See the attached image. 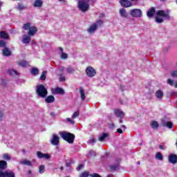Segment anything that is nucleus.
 <instances>
[{"mask_svg":"<svg viewBox=\"0 0 177 177\" xmlns=\"http://www.w3.org/2000/svg\"><path fill=\"white\" fill-rule=\"evenodd\" d=\"M164 19H166L167 20L169 19V12L165 10H158L155 17L156 23H162L164 21Z\"/></svg>","mask_w":177,"mask_h":177,"instance_id":"nucleus-1","label":"nucleus"},{"mask_svg":"<svg viewBox=\"0 0 177 177\" xmlns=\"http://www.w3.org/2000/svg\"><path fill=\"white\" fill-rule=\"evenodd\" d=\"M59 135L64 140L68 142V143L73 144L74 143V139H75V136L74 134L68 133V132H60Z\"/></svg>","mask_w":177,"mask_h":177,"instance_id":"nucleus-2","label":"nucleus"},{"mask_svg":"<svg viewBox=\"0 0 177 177\" xmlns=\"http://www.w3.org/2000/svg\"><path fill=\"white\" fill-rule=\"evenodd\" d=\"M23 29L25 30H29L28 32V35H30V37H34V35L37 34V31H38L37 28L35 26H31L30 23L24 24Z\"/></svg>","mask_w":177,"mask_h":177,"instance_id":"nucleus-3","label":"nucleus"},{"mask_svg":"<svg viewBox=\"0 0 177 177\" xmlns=\"http://www.w3.org/2000/svg\"><path fill=\"white\" fill-rule=\"evenodd\" d=\"M89 2L91 0H79L78 8L82 12H86L89 9Z\"/></svg>","mask_w":177,"mask_h":177,"instance_id":"nucleus-4","label":"nucleus"},{"mask_svg":"<svg viewBox=\"0 0 177 177\" xmlns=\"http://www.w3.org/2000/svg\"><path fill=\"white\" fill-rule=\"evenodd\" d=\"M37 93L40 97H46L48 90H46V88L44 85L40 84L37 87Z\"/></svg>","mask_w":177,"mask_h":177,"instance_id":"nucleus-5","label":"nucleus"},{"mask_svg":"<svg viewBox=\"0 0 177 177\" xmlns=\"http://www.w3.org/2000/svg\"><path fill=\"white\" fill-rule=\"evenodd\" d=\"M129 14H130V16H131L132 17L139 18V17H142V10L136 8V9L131 10L129 11Z\"/></svg>","mask_w":177,"mask_h":177,"instance_id":"nucleus-6","label":"nucleus"},{"mask_svg":"<svg viewBox=\"0 0 177 177\" xmlns=\"http://www.w3.org/2000/svg\"><path fill=\"white\" fill-rule=\"evenodd\" d=\"M86 74L90 78L96 75V71L92 66H88L86 68Z\"/></svg>","mask_w":177,"mask_h":177,"instance_id":"nucleus-7","label":"nucleus"},{"mask_svg":"<svg viewBox=\"0 0 177 177\" xmlns=\"http://www.w3.org/2000/svg\"><path fill=\"white\" fill-rule=\"evenodd\" d=\"M50 142L51 145H53L54 146H57V145H59V143H60L59 136L56 134H53Z\"/></svg>","mask_w":177,"mask_h":177,"instance_id":"nucleus-8","label":"nucleus"},{"mask_svg":"<svg viewBox=\"0 0 177 177\" xmlns=\"http://www.w3.org/2000/svg\"><path fill=\"white\" fill-rule=\"evenodd\" d=\"M0 177H15V173L6 171L0 172Z\"/></svg>","mask_w":177,"mask_h":177,"instance_id":"nucleus-9","label":"nucleus"},{"mask_svg":"<svg viewBox=\"0 0 177 177\" xmlns=\"http://www.w3.org/2000/svg\"><path fill=\"white\" fill-rule=\"evenodd\" d=\"M37 156L39 158H45L46 160H49V158H50V155L48 153H43L40 151L37 152Z\"/></svg>","mask_w":177,"mask_h":177,"instance_id":"nucleus-10","label":"nucleus"},{"mask_svg":"<svg viewBox=\"0 0 177 177\" xmlns=\"http://www.w3.org/2000/svg\"><path fill=\"white\" fill-rule=\"evenodd\" d=\"M155 96L157 97L159 100H162V97H164V91L162 90H158L155 93Z\"/></svg>","mask_w":177,"mask_h":177,"instance_id":"nucleus-11","label":"nucleus"},{"mask_svg":"<svg viewBox=\"0 0 177 177\" xmlns=\"http://www.w3.org/2000/svg\"><path fill=\"white\" fill-rule=\"evenodd\" d=\"M22 42L23 44H30V42H31V36L29 35H24L22 37Z\"/></svg>","mask_w":177,"mask_h":177,"instance_id":"nucleus-12","label":"nucleus"},{"mask_svg":"<svg viewBox=\"0 0 177 177\" xmlns=\"http://www.w3.org/2000/svg\"><path fill=\"white\" fill-rule=\"evenodd\" d=\"M120 5L124 8H130V6H132V3L128 0H120Z\"/></svg>","mask_w":177,"mask_h":177,"instance_id":"nucleus-13","label":"nucleus"},{"mask_svg":"<svg viewBox=\"0 0 177 177\" xmlns=\"http://www.w3.org/2000/svg\"><path fill=\"white\" fill-rule=\"evenodd\" d=\"M114 114L116 115V117H118L119 118H123V117L125 115V113L122 112L120 109H115L114 110Z\"/></svg>","mask_w":177,"mask_h":177,"instance_id":"nucleus-14","label":"nucleus"},{"mask_svg":"<svg viewBox=\"0 0 177 177\" xmlns=\"http://www.w3.org/2000/svg\"><path fill=\"white\" fill-rule=\"evenodd\" d=\"M169 162H171V164H176L177 162V156L175 154H170L169 156Z\"/></svg>","mask_w":177,"mask_h":177,"instance_id":"nucleus-15","label":"nucleus"},{"mask_svg":"<svg viewBox=\"0 0 177 177\" xmlns=\"http://www.w3.org/2000/svg\"><path fill=\"white\" fill-rule=\"evenodd\" d=\"M97 30V24H93L87 30L88 32H89V34H93V32Z\"/></svg>","mask_w":177,"mask_h":177,"instance_id":"nucleus-16","label":"nucleus"},{"mask_svg":"<svg viewBox=\"0 0 177 177\" xmlns=\"http://www.w3.org/2000/svg\"><path fill=\"white\" fill-rule=\"evenodd\" d=\"M154 15H156V8H151L147 12V16L149 19H151V17L154 16Z\"/></svg>","mask_w":177,"mask_h":177,"instance_id":"nucleus-17","label":"nucleus"},{"mask_svg":"<svg viewBox=\"0 0 177 177\" xmlns=\"http://www.w3.org/2000/svg\"><path fill=\"white\" fill-rule=\"evenodd\" d=\"M57 93L63 94V93H64V90H63L62 88H60L59 87L52 89L53 95H57Z\"/></svg>","mask_w":177,"mask_h":177,"instance_id":"nucleus-18","label":"nucleus"},{"mask_svg":"<svg viewBox=\"0 0 177 177\" xmlns=\"http://www.w3.org/2000/svg\"><path fill=\"white\" fill-rule=\"evenodd\" d=\"M119 12L122 17H124V19H127V17H128V12H127L126 9L121 8Z\"/></svg>","mask_w":177,"mask_h":177,"instance_id":"nucleus-19","label":"nucleus"},{"mask_svg":"<svg viewBox=\"0 0 177 177\" xmlns=\"http://www.w3.org/2000/svg\"><path fill=\"white\" fill-rule=\"evenodd\" d=\"M79 90H80L81 100L82 101L85 100L86 95H85V91L84 90V88L80 87Z\"/></svg>","mask_w":177,"mask_h":177,"instance_id":"nucleus-20","label":"nucleus"},{"mask_svg":"<svg viewBox=\"0 0 177 177\" xmlns=\"http://www.w3.org/2000/svg\"><path fill=\"white\" fill-rule=\"evenodd\" d=\"M46 103H53L55 102V97L53 95H48L45 98Z\"/></svg>","mask_w":177,"mask_h":177,"instance_id":"nucleus-21","label":"nucleus"},{"mask_svg":"<svg viewBox=\"0 0 177 177\" xmlns=\"http://www.w3.org/2000/svg\"><path fill=\"white\" fill-rule=\"evenodd\" d=\"M2 53H3V56H10L12 55V51H10V49H9L8 48H5L3 50Z\"/></svg>","mask_w":177,"mask_h":177,"instance_id":"nucleus-22","label":"nucleus"},{"mask_svg":"<svg viewBox=\"0 0 177 177\" xmlns=\"http://www.w3.org/2000/svg\"><path fill=\"white\" fill-rule=\"evenodd\" d=\"M19 163L21 164L22 165H28V167H31V165H32L31 162L27 159L21 160Z\"/></svg>","mask_w":177,"mask_h":177,"instance_id":"nucleus-23","label":"nucleus"},{"mask_svg":"<svg viewBox=\"0 0 177 177\" xmlns=\"http://www.w3.org/2000/svg\"><path fill=\"white\" fill-rule=\"evenodd\" d=\"M43 3L44 2L42 0H36L33 4V6H35V8H41Z\"/></svg>","mask_w":177,"mask_h":177,"instance_id":"nucleus-24","label":"nucleus"},{"mask_svg":"<svg viewBox=\"0 0 177 177\" xmlns=\"http://www.w3.org/2000/svg\"><path fill=\"white\" fill-rule=\"evenodd\" d=\"M8 167V163L5 160L0 161V169H5Z\"/></svg>","mask_w":177,"mask_h":177,"instance_id":"nucleus-25","label":"nucleus"},{"mask_svg":"<svg viewBox=\"0 0 177 177\" xmlns=\"http://www.w3.org/2000/svg\"><path fill=\"white\" fill-rule=\"evenodd\" d=\"M0 38L8 39L9 38V35L5 31H1L0 32Z\"/></svg>","mask_w":177,"mask_h":177,"instance_id":"nucleus-26","label":"nucleus"},{"mask_svg":"<svg viewBox=\"0 0 177 177\" xmlns=\"http://www.w3.org/2000/svg\"><path fill=\"white\" fill-rule=\"evenodd\" d=\"M151 127L153 129H157V128L158 127V122H157V121L153 120L151 122Z\"/></svg>","mask_w":177,"mask_h":177,"instance_id":"nucleus-27","label":"nucleus"},{"mask_svg":"<svg viewBox=\"0 0 177 177\" xmlns=\"http://www.w3.org/2000/svg\"><path fill=\"white\" fill-rule=\"evenodd\" d=\"M18 64L21 67H27V66H28V62H27L26 61H21L18 62Z\"/></svg>","mask_w":177,"mask_h":177,"instance_id":"nucleus-28","label":"nucleus"},{"mask_svg":"<svg viewBox=\"0 0 177 177\" xmlns=\"http://www.w3.org/2000/svg\"><path fill=\"white\" fill-rule=\"evenodd\" d=\"M8 73L10 75H18L19 73H17V71L13 70V69H9Z\"/></svg>","mask_w":177,"mask_h":177,"instance_id":"nucleus-29","label":"nucleus"},{"mask_svg":"<svg viewBox=\"0 0 177 177\" xmlns=\"http://www.w3.org/2000/svg\"><path fill=\"white\" fill-rule=\"evenodd\" d=\"M172 122H167L166 123H162V126L163 127H167V128H169V129H171V128H172Z\"/></svg>","mask_w":177,"mask_h":177,"instance_id":"nucleus-30","label":"nucleus"},{"mask_svg":"<svg viewBox=\"0 0 177 177\" xmlns=\"http://www.w3.org/2000/svg\"><path fill=\"white\" fill-rule=\"evenodd\" d=\"M107 136H108L107 133H103L100 137H99L100 142H103V140H104V139H106Z\"/></svg>","mask_w":177,"mask_h":177,"instance_id":"nucleus-31","label":"nucleus"},{"mask_svg":"<svg viewBox=\"0 0 177 177\" xmlns=\"http://www.w3.org/2000/svg\"><path fill=\"white\" fill-rule=\"evenodd\" d=\"M46 73H47L46 71H43V73L40 76V80H41L42 81L46 80Z\"/></svg>","mask_w":177,"mask_h":177,"instance_id":"nucleus-32","label":"nucleus"},{"mask_svg":"<svg viewBox=\"0 0 177 177\" xmlns=\"http://www.w3.org/2000/svg\"><path fill=\"white\" fill-rule=\"evenodd\" d=\"M156 160H159L160 161H162V154L160 152H158L156 155Z\"/></svg>","mask_w":177,"mask_h":177,"instance_id":"nucleus-33","label":"nucleus"},{"mask_svg":"<svg viewBox=\"0 0 177 177\" xmlns=\"http://www.w3.org/2000/svg\"><path fill=\"white\" fill-rule=\"evenodd\" d=\"M75 71V70H74L73 67H68L66 68V73H68V74H73Z\"/></svg>","mask_w":177,"mask_h":177,"instance_id":"nucleus-34","label":"nucleus"},{"mask_svg":"<svg viewBox=\"0 0 177 177\" xmlns=\"http://www.w3.org/2000/svg\"><path fill=\"white\" fill-rule=\"evenodd\" d=\"M38 73H39L38 68H33L31 69V74H32V75H37Z\"/></svg>","mask_w":177,"mask_h":177,"instance_id":"nucleus-35","label":"nucleus"},{"mask_svg":"<svg viewBox=\"0 0 177 177\" xmlns=\"http://www.w3.org/2000/svg\"><path fill=\"white\" fill-rule=\"evenodd\" d=\"M39 172V174H44L45 172V166L44 165H40Z\"/></svg>","mask_w":177,"mask_h":177,"instance_id":"nucleus-36","label":"nucleus"},{"mask_svg":"<svg viewBox=\"0 0 177 177\" xmlns=\"http://www.w3.org/2000/svg\"><path fill=\"white\" fill-rule=\"evenodd\" d=\"M167 84L170 85V86H174V85H175V82L171 79H168Z\"/></svg>","mask_w":177,"mask_h":177,"instance_id":"nucleus-37","label":"nucleus"},{"mask_svg":"<svg viewBox=\"0 0 177 177\" xmlns=\"http://www.w3.org/2000/svg\"><path fill=\"white\" fill-rule=\"evenodd\" d=\"M94 24H97V27H99L103 24V21H102V19H98Z\"/></svg>","mask_w":177,"mask_h":177,"instance_id":"nucleus-38","label":"nucleus"},{"mask_svg":"<svg viewBox=\"0 0 177 177\" xmlns=\"http://www.w3.org/2000/svg\"><path fill=\"white\" fill-rule=\"evenodd\" d=\"M171 77H177V70L172 71L170 73Z\"/></svg>","mask_w":177,"mask_h":177,"instance_id":"nucleus-39","label":"nucleus"},{"mask_svg":"<svg viewBox=\"0 0 177 177\" xmlns=\"http://www.w3.org/2000/svg\"><path fill=\"white\" fill-rule=\"evenodd\" d=\"M89 173L88 171L83 172L80 177H88Z\"/></svg>","mask_w":177,"mask_h":177,"instance_id":"nucleus-40","label":"nucleus"},{"mask_svg":"<svg viewBox=\"0 0 177 177\" xmlns=\"http://www.w3.org/2000/svg\"><path fill=\"white\" fill-rule=\"evenodd\" d=\"M80 115V111H75L73 115H72V118H76L77 117H78Z\"/></svg>","mask_w":177,"mask_h":177,"instance_id":"nucleus-41","label":"nucleus"},{"mask_svg":"<svg viewBox=\"0 0 177 177\" xmlns=\"http://www.w3.org/2000/svg\"><path fill=\"white\" fill-rule=\"evenodd\" d=\"M17 9L19 10H24V9H26V7L22 4H18Z\"/></svg>","mask_w":177,"mask_h":177,"instance_id":"nucleus-42","label":"nucleus"},{"mask_svg":"<svg viewBox=\"0 0 177 177\" xmlns=\"http://www.w3.org/2000/svg\"><path fill=\"white\" fill-rule=\"evenodd\" d=\"M6 46V42L3 40H0V48H5Z\"/></svg>","mask_w":177,"mask_h":177,"instance_id":"nucleus-43","label":"nucleus"},{"mask_svg":"<svg viewBox=\"0 0 177 177\" xmlns=\"http://www.w3.org/2000/svg\"><path fill=\"white\" fill-rule=\"evenodd\" d=\"M3 158L4 159V160H10V156H9V154H3Z\"/></svg>","mask_w":177,"mask_h":177,"instance_id":"nucleus-44","label":"nucleus"},{"mask_svg":"<svg viewBox=\"0 0 177 177\" xmlns=\"http://www.w3.org/2000/svg\"><path fill=\"white\" fill-rule=\"evenodd\" d=\"M66 121L68 122H70V124H75V121L71 120V118H66Z\"/></svg>","mask_w":177,"mask_h":177,"instance_id":"nucleus-45","label":"nucleus"},{"mask_svg":"<svg viewBox=\"0 0 177 177\" xmlns=\"http://www.w3.org/2000/svg\"><path fill=\"white\" fill-rule=\"evenodd\" d=\"M68 55L66 53H62L61 59H67Z\"/></svg>","mask_w":177,"mask_h":177,"instance_id":"nucleus-46","label":"nucleus"},{"mask_svg":"<svg viewBox=\"0 0 177 177\" xmlns=\"http://www.w3.org/2000/svg\"><path fill=\"white\" fill-rule=\"evenodd\" d=\"M59 81H60L61 82H64V81H66V77H65L64 76H61V77H59Z\"/></svg>","mask_w":177,"mask_h":177,"instance_id":"nucleus-47","label":"nucleus"},{"mask_svg":"<svg viewBox=\"0 0 177 177\" xmlns=\"http://www.w3.org/2000/svg\"><path fill=\"white\" fill-rule=\"evenodd\" d=\"M84 168V165H80L77 168V171H81V169Z\"/></svg>","mask_w":177,"mask_h":177,"instance_id":"nucleus-48","label":"nucleus"},{"mask_svg":"<svg viewBox=\"0 0 177 177\" xmlns=\"http://www.w3.org/2000/svg\"><path fill=\"white\" fill-rule=\"evenodd\" d=\"M109 128H111V129H114V128H115V125H114V123H111L109 124Z\"/></svg>","mask_w":177,"mask_h":177,"instance_id":"nucleus-49","label":"nucleus"},{"mask_svg":"<svg viewBox=\"0 0 177 177\" xmlns=\"http://www.w3.org/2000/svg\"><path fill=\"white\" fill-rule=\"evenodd\" d=\"M2 118H3V112L0 111V121H2Z\"/></svg>","mask_w":177,"mask_h":177,"instance_id":"nucleus-50","label":"nucleus"},{"mask_svg":"<svg viewBox=\"0 0 177 177\" xmlns=\"http://www.w3.org/2000/svg\"><path fill=\"white\" fill-rule=\"evenodd\" d=\"M91 176H92V177H102V176H100L99 174H93V175H91Z\"/></svg>","mask_w":177,"mask_h":177,"instance_id":"nucleus-51","label":"nucleus"},{"mask_svg":"<svg viewBox=\"0 0 177 177\" xmlns=\"http://www.w3.org/2000/svg\"><path fill=\"white\" fill-rule=\"evenodd\" d=\"M117 133H122V129H117Z\"/></svg>","mask_w":177,"mask_h":177,"instance_id":"nucleus-52","label":"nucleus"},{"mask_svg":"<svg viewBox=\"0 0 177 177\" xmlns=\"http://www.w3.org/2000/svg\"><path fill=\"white\" fill-rule=\"evenodd\" d=\"M90 154L92 156H96V153H95V151H90Z\"/></svg>","mask_w":177,"mask_h":177,"instance_id":"nucleus-53","label":"nucleus"},{"mask_svg":"<svg viewBox=\"0 0 177 177\" xmlns=\"http://www.w3.org/2000/svg\"><path fill=\"white\" fill-rule=\"evenodd\" d=\"M59 50H60V52H61L62 53H63V48L59 47Z\"/></svg>","mask_w":177,"mask_h":177,"instance_id":"nucleus-54","label":"nucleus"},{"mask_svg":"<svg viewBox=\"0 0 177 177\" xmlns=\"http://www.w3.org/2000/svg\"><path fill=\"white\" fill-rule=\"evenodd\" d=\"M90 142H91V143H95V139L92 138L91 140H90Z\"/></svg>","mask_w":177,"mask_h":177,"instance_id":"nucleus-55","label":"nucleus"},{"mask_svg":"<svg viewBox=\"0 0 177 177\" xmlns=\"http://www.w3.org/2000/svg\"><path fill=\"white\" fill-rule=\"evenodd\" d=\"M111 169H117V167L111 166Z\"/></svg>","mask_w":177,"mask_h":177,"instance_id":"nucleus-56","label":"nucleus"},{"mask_svg":"<svg viewBox=\"0 0 177 177\" xmlns=\"http://www.w3.org/2000/svg\"><path fill=\"white\" fill-rule=\"evenodd\" d=\"M159 148L161 149L162 150H164V146H162V145H160Z\"/></svg>","mask_w":177,"mask_h":177,"instance_id":"nucleus-57","label":"nucleus"},{"mask_svg":"<svg viewBox=\"0 0 177 177\" xmlns=\"http://www.w3.org/2000/svg\"><path fill=\"white\" fill-rule=\"evenodd\" d=\"M66 165V167H70L71 165V163L67 162Z\"/></svg>","mask_w":177,"mask_h":177,"instance_id":"nucleus-58","label":"nucleus"},{"mask_svg":"<svg viewBox=\"0 0 177 177\" xmlns=\"http://www.w3.org/2000/svg\"><path fill=\"white\" fill-rule=\"evenodd\" d=\"M119 122H120V124H122V119H120V120H119Z\"/></svg>","mask_w":177,"mask_h":177,"instance_id":"nucleus-59","label":"nucleus"},{"mask_svg":"<svg viewBox=\"0 0 177 177\" xmlns=\"http://www.w3.org/2000/svg\"><path fill=\"white\" fill-rule=\"evenodd\" d=\"M100 17H104V14H101Z\"/></svg>","mask_w":177,"mask_h":177,"instance_id":"nucleus-60","label":"nucleus"},{"mask_svg":"<svg viewBox=\"0 0 177 177\" xmlns=\"http://www.w3.org/2000/svg\"><path fill=\"white\" fill-rule=\"evenodd\" d=\"M121 128H122L123 129H125V126L124 125H122Z\"/></svg>","mask_w":177,"mask_h":177,"instance_id":"nucleus-61","label":"nucleus"},{"mask_svg":"<svg viewBox=\"0 0 177 177\" xmlns=\"http://www.w3.org/2000/svg\"><path fill=\"white\" fill-rule=\"evenodd\" d=\"M60 2H66V0H59Z\"/></svg>","mask_w":177,"mask_h":177,"instance_id":"nucleus-62","label":"nucleus"},{"mask_svg":"<svg viewBox=\"0 0 177 177\" xmlns=\"http://www.w3.org/2000/svg\"><path fill=\"white\" fill-rule=\"evenodd\" d=\"M175 88H177V82L175 83Z\"/></svg>","mask_w":177,"mask_h":177,"instance_id":"nucleus-63","label":"nucleus"},{"mask_svg":"<svg viewBox=\"0 0 177 177\" xmlns=\"http://www.w3.org/2000/svg\"><path fill=\"white\" fill-rule=\"evenodd\" d=\"M59 169L63 170V167H61Z\"/></svg>","mask_w":177,"mask_h":177,"instance_id":"nucleus-64","label":"nucleus"}]
</instances>
